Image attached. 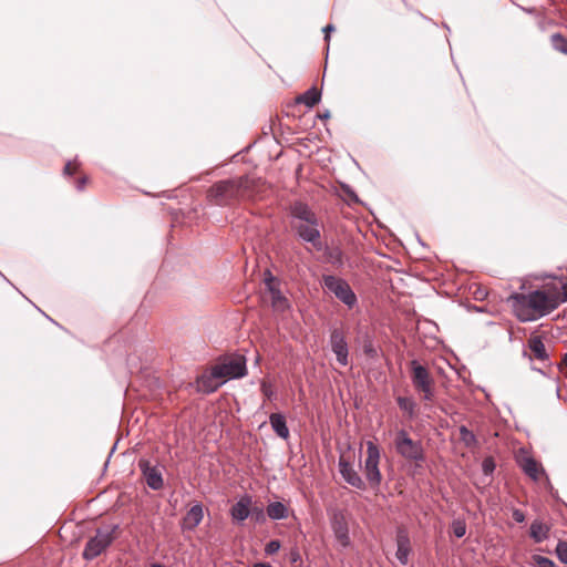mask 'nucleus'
I'll list each match as a JSON object with an SVG mask.
<instances>
[{"label":"nucleus","instance_id":"4be33fe9","mask_svg":"<svg viewBox=\"0 0 567 567\" xmlns=\"http://www.w3.org/2000/svg\"><path fill=\"white\" fill-rule=\"evenodd\" d=\"M528 348L533 352L535 359L540 361L548 360L549 355L540 336H532L528 339Z\"/></svg>","mask_w":567,"mask_h":567},{"label":"nucleus","instance_id":"7ed1b4c3","mask_svg":"<svg viewBox=\"0 0 567 567\" xmlns=\"http://www.w3.org/2000/svg\"><path fill=\"white\" fill-rule=\"evenodd\" d=\"M117 526L97 528L95 535L91 537L84 547L83 558L92 560L103 554L114 542Z\"/></svg>","mask_w":567,"mask_h":567},{"label":"nucleus","instance_id":"f257e3e1","mask_svg":"<svg viewBox=\"0 0 567 567\" xmlns=\"http://www.w3.org/2000/svg\"><path fill=\"white\" fill-rule=\"evenodd\" d=\"M261 178L245 175L214 183L207 190V198L217 206H235L254 200L262 190Z\"/></svg>","mask_w":567,"mask_h":567},{"label":"nucleus","instance_id":"72a5a7b5","mask_svg":"<svg viewBox=\"0 0 567 567\" xmlns=\"http://www.w3.org/2000/svg\"><path fill=\"white\" fill-rule=\"evenodd\" d=\"M496 464L493 457H485L482 462V471L485 475H492L495 471Z\"/></svg>","mask_w":567,"mask_h":567},{"label":"nucleus","instance_id":"423d86ee","mask_svg":"<svg viewBox=\"0 0 567 567\" xmlns=\"http://www.w3.org/2000/svg\"><path fill=\"white\" fill-rule=\"evenodd\" d=\"M323 287L331 293L336 296L342 303H344L349 309H352L357 302V296L351 289L350 285L342 278L324 275L322 277Z\"/></svg>","mask_w":567,"mask_h":567},{"label":"nucleus","instance_id":"a211bd4d","mask_svg":"<svg viewBox=\"0 0 567 567\" xmlns=\"http://www.w3.org/2000/svg\"><path fill=\"white\" fill-rule=\"evenodd\" d=\"M204 517V511L203 505L197 503L193 505L188 512L186 513L185 517L183 518V528L193 530L196 528Z\"/></svg>","mask_w":567,"mask_h":567},{"label":"nucleus","instance_id":"6ab92c4d","mask_svg":"<svg viewBox=\"0 0 567 567\" xmlns=\"http://www.w3.org/2000/svg\"><path fill=\"white\" fill-rule=\"evenodd\" d=\"M224 383L218 377L213 375V368L209 373H204L197 379V386L205 393L216 391Z\"/></svg>","mask_w":567,"mask_h":567},{"label":"nucleus","instance_id":"a18cd8bd","mask_svg":"<svg viewBox=\"0 0 567 567\" xmlns=\"http://www.w3.org/2000/svg\"><path fill=\"white\" fill-rule=\"evenodd\" d=\"M566 28H567V24H566Z\"/></svg>","mask_w":567,"mask_h":567},{"label":"nucleus","instance_id":"37998d69","mask_svg":"<svg viewBox=\"0 0 567 567\" xmlns=\"http://www.w3.org/2000/svg\"><path fill=\"white\" fill-rule=\"evenodd\" d=\"M563 363H564L565 365H567V353H565V355H564V358H563Z\"/></svg>","mask_w":567,"mask_h":567},{"label":"nucleus","instance_id":"2f4dec72","mask_svg":"<svg viewBox=\"0 0 567 567\" xmlns=\"http://www.w3.org/2000/svg\"><path fill=\"white\" fill-rule=\"evenodd\" d=\"M452 532L457 538H462L466 534V525L463 520H454L452 523Z\"/></svg>","mask_w":567,"mask_h":567},{"label":"nucleus","instance_id":"4468645a","mask_svg":"<svg viewBox=\"0 0 567 567\" xmlns=\"http://www.w3.org/2000/svg\"><path fill=\"white\" fill-rule=\"evenodd\" d=\"M252 498L250 495L245 494L231 506L229 514L233 522L241 524L250 516V507Z\"/></svg>","mask_w":567,"mask_h":567},{"label":"nucleus","instance_id":"f03ea898","mask_svg":"<svg viewBox=\"0 0 567 567\" xmlns=\"http://www.w3.org/2000/svg\"><path fill=\"white\" fill-rule=\"evenodd\" d=\"M507 302L520 322L536 321L557 309L549 285L528 292H514Z\"/></svg>","mask_w":567,"mask_h":567},{"label":"nucleus","instance_id":"9d476101","mask_svg":"<svg viewBox=\"0 0 567 567\" xmlns=\"http://www.w3.org/2000/svg\"><path fill=\"white\" fill-rule=\"evenodd\" d=\"M330 347L337 357V361L342 367L349 364V347L346 334L341 329H333L330 334Z\"/></svg>","mask_w":567,"mask_h":567},{"label":"nucleus","instance_id":"473e14b6","mask_svg":"<svg viewBox=\"0 0 567 567\" xmlns=\"http://www.w3.org/2000/svg\"><path fill=\"white\" fill-rule=\"evenodd\" d=\"M260 391H261L262 395L268 400H271L276 396V391H275L272 384L267 381L261 382Z\"/></svg>","mask_w":567,"mask_h":567},{"label":"nucleus","instance_id":"39448f33","mask_svg":"<svg viewBox=\"0 0 567 567\" xmlns=\"http://www.w3.org/2000/svg\"><path fill=\"white\" fill-rule=\"evenodd\" d=\"M246 374V359L243 355L227 357L213 367V375L218 377L224 382L227 379H238Z\"/></svg>","mask_w":567,"mask_h":567},{"label":"nucleus","instance_id":"b1692460","mask_svg":"<svg viewBox=\"0 0 567 567\" xmlns=\"http://www.w3.org/2000/svg\"><path fill=\"white\" fill-rule=\"evenodd\" d=\"M522 468L524 473L529 476L533 481H538L540 474L543 473V468L538 462H536L533 457H526L522 462Z\"/></svg>","mask_w":567,"mask_h":567},{"label":"nucleus","instance_id":"e433bc0d","mask_svg":"<svg viewBox=\"0 0 567 567\" xmlns=\"http://www.w3.org/2000/svg\"><path fill=\"white\" fill-rule=\"evenodd\" d=\"M78 168H79V165L76 162H68L64 166V174L73 175L76 173Z\"/></svg>","mask_w":567,"mask_h":567},{"label":"nucleus","instance_id":"79ce46f5","mask_svg":"<svg viewBox=\"0 0 567 567\" xmlns=\"http://www.w3.org/2000/svg\"><path fill=\"white\" fill-rule=\"evenodd\" d=\"M300 558L299 556V553L298 551H293L291 553V560L295 563L297 561L298 559Z\"/></svg>","mask_w":567,"mask_h":567},{"label":"nucleus","instance_id":"6e6552de","mask_svg":"<svg viewBox=\"0 0 567 567\" xmlns=\"http://www.w3.org/2000/svg\"><path fill=\"white\" fill-rule=\"evenodd\" d=\"M398 454L409 461H424V452L421 442L413 441L405 430L398 431L394 440Z\"/></svg>","mask_w":567,"mask_h":567},{"label":"nucleus","instance_id":"ddd939ff","mask_svg":"<svg viewBox=\"0 0 567 567\" xmlns=\"http://www.w3.org/2000/svg\"><path fill=\"white\" fill-rule=\"evenodd\" d=\"M339 472L342 478L352 487L365 489V483L353 467L352 463L341 456L338 462Z\"/></svg>","mask_w":567,"mask_h":567},{"label":"nucleus","instance_id":"c9c22d12","mask_svg":"<svg viewBox=\"0 0 567 567\" xmlns=\"http://www.w3.org/2000/svg\"><path fill=\"white\" fill-rule=\"evenodd\" d=\"M250 515L256 519V522H264L265 520V513L261 507H255L250 508Z\"/></svg>","mask_w":567,"mask_h":567},{"label":"nucleus","instance_id":"9b49d317","mask_svg":"<svg viewBox=\"0 0 567 567\" xmlns=\"http://www.w3.org/2000/svg\"><path fill=\"white\" fill-rule=\"evenodd\" d=\"M265 285L270 293L271 306L274 310L284 312L289 308L288 299L281 293L278 288V282L270 271L266 272Z\"/></svg>","mask_w":567,"mask_h":567},{"label":"nucleus","instance_id":"58836bf2","mask_svg":"<svg viewBox=\"0 0 567 567\" xmlns=\"http://www.w3.org/2000/svg\"><path fill=\"white\" fill-rule=\"evenodd\" d=\"M330 258L333 260V262H341L342 260V252L340 249H333L331 252H330Z\"/></svg>","mask_w":567,"mask_h":567},{"label":"nucleus","instance_id":"c85d7f7f","mask_svg":"<svg viewBox=\"0 0 567 567\" xmlns=\"http://www.w3.org/2000/svg\"><path fill=\"white\" fill-rule=\"evenodd\" d=\"M461 440L465 443V445L471 446L476 442V437L472 431H470L466 426H461L460 429Z\"/></svg>","mask_w":567,"mask_h":567},{"label":"nucleus","instance_id":"f8f14e48","mask_svg":"<svg viewBox=\"0 0 567 567\" xmlns=\"http://www.w3.org/2000/svg\"><path fill=\"white\" fill-rule=\"evenodd\" d=\"M331 529L333 535L343 548L349 547L351 544L349 527L346 516L341 512H334L331 517Z\"/></svg>","mask_w":567,"mask_h":567},{"label":"nucleus","instance_id":"412c9836","mask_svg":"<svg viewBox=\"0 0 567 567\" xmlns=\"http://www.w3.org/2000/svg\"><path fill=\"white\" fill-rule=\"evenodd\" d=\"M550 527L546 523L536 519L529 527V536L535 543H543L549 537Z\"/></svg>","mask_w":567,"mask_h":567},{"label":"nucleus","instance_id":"cd10ccee","mask_svg":"<svg viewBox=\"0 0 567 567\" xmlns=\"http://www.w3.org/2000/svg\"><path fill=\"white\" fill-rule=\"evenodd\" d=\"M553 298L557 302V308L567 301V282L563 284L560 288L555 285H549Z\"/></svg>","mask_w":567,"mask_h":567},{"label":"nucleus","instance_id":"c756f323","mask_svg":"<svg viewBox=\"0 0 567 567\" xmlns=\"http://www.w3.org/2000/svg\"><path fill=\"white\" fill-rule=\"evenodd\" d=\"M556 555L563 564H567V542L559 540L556 546Z\"/></svg>","mask_w":567,"mask_h":567},{"label":"nucleus","instance_id":"f3484780","mask_svg":"<svg viewBox=\"0 0 567 567\" xmlns=\"http://www.w3.org/2000/svg\"><path fill=\"white\" fill-rule=\"evenodd\" d=\"M140 467L143 471L147 485L152 489H161L163 487V477L161 472L156 467L150 466L147 462L141 461Z\"/></svg>","mask_w":567,"mask_h":567},{"label":"nucleus","instance_id":"ea45409f","mask_svg":"<svg viewBox=\"0 0 567 567\" xmlns=\"http://www.w3.org/2000/svg\"><path fill=\"white\" fill-rule=\"evenodd\" d=\"M333 30H334V28H333V25H332V24H328V25H326V27H324V29H323V32L326 33V35H324V40H326L327 42H329V39H330V32H331V31H333Z\"/></svg>","mask_w":567,"mask_h":567},{"label":"nucleus","instance_id":"dca6fc26","mask_svg":"<svg viewBox=\"0 0 567 567\" xmlns=\"http://www.w3.org/2000/svg\"><path fill=\"white\" fill-rule=\"evenodd\" d=\"M290 215L292 217L291 225L307 223L317 218L315 212L302 202H296L291 205Z\"/></svg>","mask_w":567,"mask_h":567},{"label":"nucleus","instance_id":"20e7f679","mask_svg":"<svg viewBox=\"0 0 567 567\" xmlns=\"http://www.w3.org/2000/svg\"><path fill=\"white\" fill-rule=\"evenodd\" d=\"M411 381L414 389L422 393L424 401H433L434 399V380L429 370L417 360L411 361Z\"/></svg>","mask_w":567,"mask_h":567},{"label":"nucleus","instance_id":"c03bdc74","mask_svg":"<svg viewBox=\"0 0 567 567\" xmlns=\"http://www.w3.org/2000/svg\"><path fill=\"white\" fill-rule=\"evenodd\" d=\"M151 567H166V566H164L162 564H153Z\"/></svg>","mask_w":567,"mask_h":567},{"label":"nucleus","instance_id":"bb28decb","mask_svg":"<svg viewBox=\"0 0 567 567\" xmlns=\"http://www.w3.org/2000/svg\"><path fill=\"white\" fill-rule=\"evenodd\" d=\"M550 43L555 51L567 55V38L561 33H553L550 35Z\"/></svg>","mask_w":567,"mask_h":567},{"label":"nucleus","instance_id":"1a4fd4ad","mask_svg":"<svg viewBox=\"0 0 567 567\" xmlns=\"http://www.w3.org/2000/svg\"><path fill=\"white\" fill-rule=\"evenodd\" d=\"M292 228L296 230L300 239L306 243H310L317 249H321V235L318 218L307 223L292 224Z\"/></svg>","mask_w":567,"mask_h":567},{"label":"nucleus","instance_id":"f704fd0d","mask_svg":"<svg viewBox=\"0 0 567 567\" xmlns=\"http://www.w3.org/2000/svg\"><path fill=\"white\" fill-rule=\"evenodd\" d=\"M280 549V542L277 540V539H274V540H270L266 547H265V553L267 555H272L275 553H277L278 550Z\"/></svg>","mask_w":567,"mask_h":567},{"label":"nucleus","instance_id":"7c9ffc66","mask_svg":"<svg viewBox=\"0 0 567 567\" xmlns=\"http://www.w3.org/2000/svg\"><path fill=\"white\" fill-rule=\"evenodd\" d=\"M533 560H534V565L536 567H557L556 564L551 559H549L545 556L534 555Z\"/></svg>","mask_w":567,"mask_h":567},{"label":"nucleus","instance_id":"2eb2a0df","mask_svg":"<svg viewBox=\"0 0 567 567\" xmlns=\"http://www.w3.org/2000/svg\"><path fill=\"white\" fill-rule=\"evenodd\" d=\"M396 559L402 564L406 565L409 563V556L412 551L411 540L409 534L405 528H398L396 530Z\"/></svg>","mask_w":567,"mask_h":567},{"label":"nucleus","instance_id":"393cba45","mask_svg":"<svg viewBox=\"0 0 567 567\" xmlns=\"http://www.w3.org/2000/svg\"><path fill=\"white\" fill-rule=\"evenodd\" d=\"M396 403L410 420L416 417V402L410 396H398Z\"/></svg>","mask_w":567,"mask_h":567},{"label":"nucleus","instance_id":"aec40b11","mask_svg":"<svg viewBox=\"0 0 567 567\" xmlns=\"http://www.w3.org/2000/svg\"><path fill=\"white\" fill-rule=\"evenodd\" d=\"M269 423L272 431L281 439L287 440L290 435L287 426L286 417L281 413H271L269 416Z\"/></svg>","mask_w":567,"mask_h":567},{"label":"nucleus","instance_id":"5701e85b","mask_svg":"<svg viewBox=\"0 0 567 567\" xmlns=\"http://www.w3.org/2000/svg\"><path fill=\"white\" fill-rule=\"evenodd\" d=\"M267 516L274 520L285 519L289 515V508L281 502H272L267 506Z\"/></svg>","mask_w":567,"mask_h":567},{"label":"nucleus","instance_id":"a19ab883","mask_svg":"<svg viewBox=\"0 0 567 567\" xmlns=\"http://www.w3.org/2000/svg\"><path fill=\"white\" fill-rule=\"evenodd\" d=\"M86 182H87V178H86V177H82V178H80V179L76 182V188H78L79 190H83V189H84V187H85Z\"/></svg>","mask_w":567,"mask_h":567},{"label":"nucleus","instance_id":"a878e982","mask_svg":"<svg viewBox=\"0 0 567 567\" xmlns=\"http://www.w3.org/2000/svg\"><path fill=\"white\" fill-rule=\"evenodd\" d=\"M321 97L320 92L316 87H311L306 91L302 95H300L297 101L299 103L305 104L308 107H313L317 103H319Z\"/></svg>","mask_w":567,"mask_h":567},{"label":"nucleus","instance_id":"0eeeda50","mask_svg":"<svg viewBox=\"0 0 567 567\" xmlns=\"http://www.w3.org/2000/svg\"><path fill=\"white\" fill-rule=\"evenodd\" d=\"M367 457L363 462V472L367 481L372 487H378L382 482V474L379 468L381 452L373 441L367 442Z\"/></svg>","mask_w":567,"mask_h":567},{"label":"nucleus","instance_id":"4c0bfd02","mask_svg":"<svg viewBox=\"0 0 567 567\" xmlns=\"http://www.w3.org/2000/svg\"><path fill=\"white\" fill-rule=\"evenodd\" d=\"M512 516L517 523H523L526 518L525 514L518 508L513 509Z\"/></svg>","mask_w":567,"mask_h":567}]
</instances>
